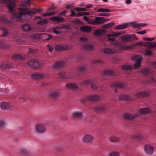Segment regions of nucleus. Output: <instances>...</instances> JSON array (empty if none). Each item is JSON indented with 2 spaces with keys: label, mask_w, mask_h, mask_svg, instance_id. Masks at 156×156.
Listing matches in <instances>:
<instances>
[{
  "label": "nucleus",
  "mask_w": 156,
  "mask_h": 156,
  "mask_svg": "<svg viewBox=\"0 0 156 156\" xmlns=\"http://www.w3.org/2000/svg\"><path fill=\"white\" fill-rule=\"evenodd\" d=\"M108 156H120V153L116 151H112L110 153Z\"/></svg>",
  "instance_id": "47"
},
{
  "label": "nucleus",
  "mask_w": 156,
  "mask_h": 156,
  "mask_svg": "<svg viewBox=\"0 0 156 156\" xmlns=\"http://www.w3.org/2000/svg\"><path fill=\"white\" fill-rule=\"evenodd\" d=\"M109 20V19H105V18L103 17L96 16L95 20H89L87 23L90 24L98 25L103 24Z\"/></svg>",
  "instance_id": "2"
},
{
  "label": "nucleus",
  "mask_w": 156,
  "mask_h": 156,
  "mask_svg": "<svg viewBox=\"0 0 156 156\" xmlns=\"http://www.w3.org/2000/svg\"><path fill=\"white\" fill-rule=\"evenodd\" d=\"M106 107L103 105L98 106L94 108L95 110L97 112H102L105 110Z\"/></svg>",
  "instance_id": "23"
},
{
  "label": "nucleus",
  "mask_w": 156,
  "mask_h": 156,
  "mask_svg": "<svg viewBox=\"0 0 156 156\" xmlns=\"http://www.w3.org/2000/svg\"><path fill=\"white\" fill-rule=\"evenodd\" d=\"M2 23L6 24L8 26H11L13 23L12 22L3 17H0V23Z\"/></svg>",
  "instance_id": "14"
},
{
  "label": "nucleus",
  "mask_w": 156,
  "mask_h": 156,
  "mask_svg": "<svg viewBox=\"0 0 156 156\" xmlns=\"http://www.w3.org/2000/svg\"><path fill=\"white\" fill-rule=\"evenodd\" d=\"M101 98V97L98 95H93L87 97L85 98L82 99L80 102L82 103L85 104L87 101H98L100 100Z\"/></svg>",
  "instance_id": "3"
},
{
  "label": "nucleus",
  "mask_w": 156,
  "mask_h": 156,
  "mask_svg": "<svg viewBox=\"0 0 156 156\" xmlns=\"http://www.w3.org/2000/svg\"><path fill=\"white\" fill-rule=\"evenodd\" d=\"M32 77L34 79H41L44 77V76L43 74L37 73L33 74Z\"/></svg>",
  "instance_id": "25"
},
{
  "label": "nucleus",
  "mask_w": 156,
  "mask_h": 156,
  "mask_svg": "<svg viewBox=\"0 0 156 156\" xmlns=\"http://www.w3.org/2000/svg\"><path fill=\"white\" fill-rule=\"evenodd\" d=\"M65 63L62 61H58L56 62L53 65V67L55 69H58L63 67Z\"/></svg>",
  "instance_id": "16"
},
{
  "label": "nucleus",
  "mask_w": 156,
  "mask_h": 156,
  "mask_svg": "<svg viewBox=\"0 0 156 156\" xmlns=\"http://www.w3.org/2000/svg\"><path fill=\"white\" fill-rule=\"evenodd\" d=\"M35 128L36 132L40 133L45 132L46 130L44 125L42 124L37 125L36 126Z\"/></svg>",
  "instance_id": "9"
},
{
  "label": "nucleus",
  "mask_w": 156,
  "mask_h": 156,
  "mask_svg": "<svg viewBox=\"0 0 156 156\" xmlns=\"http://www.w3.org/2000/svg\"><path fill=\"white\" fill-rule=\"evenodd\" d=\"M10 105L7 103L2 102L0 103L1 108L3 110L7 109L10 107Z\"/></svg>",
  "instance_id": "21"
},
{
  "label": "nucleus",
  "mask_w": 156,
  "mask_h": 156,
  "mask_svg": "<svg viewBox=\"0 0 156 156\" xmlns=\"http://www.w3.org/2000/svg\"><path fill=\"white\" fill-rule=\"evenodd\" d=\"M8 46L3 42H0V48L2 49H5Z\"/></svg>",
  "instance_id": "48"
},
{
  "label": "nucleus",
  "mask_w": 156,
  "mask_h": 156,
  "mask_svg": "<svg viewBox=\"0 0 156 156\" xmlns=\"http://www.w3.org/2000/svg\"><path fill=\"white\" fill-rule=\"evenodd\" d=\"M106 31L105 30H99L96 31L94 34L98 35H102L103 34H105L106 32Z\"/></svg>",
  "instance_id": "43"
},
{
  "label": "nucleus",
  "mask_w": 156,
  "mask_h": 156,
  "mask_svg": "<svg viewBox=\"0 0 156 156\" xmlns=\"http://www.w3.org/2000/svg\"><path fill=\"white\" fill-rule=\"evenodd\" d=\"M80 40L81 41H85L87 40V39L86 37H81L80 38Z\"/></svg>",
  "instance_id": "63"
},
{
  "label": "nucleus",
  "mask_w": 156,
  "mask_h": 156,
  "mask_svg": "<svg viewBox=\"0 0 156 156\" xmlns=\"http://www.w3.org/2000/svg\"><path fill=\"white\" fill-rule=\"evenodd\" d=\"M80 30L89 33L91 31L92 28L90 27L89 26H84L81 27Z\"/></svg>",
  "instance_id": "29"
},
{
  "label": "nucleus",
  "mask_w": 156,
  "mask_h": 156,
  "mask_svg": "<svg viewBox=\"0 0 156 156\" xmlns=\"http://www.w3.org/2000/svg\"><path fill=\"white\" fill-rule=\"evenodd\" d=\"M33 36L36 39L44 38L45 40H48L52 37L51 35L46 33L35 34H34Z\"/></svg>",
  "instance_id": "6"
},
{
  "label": "nucleus",
  "mask_w": 156,
  "mask_h": 156,
  "mask_svg": "<svg viewBox=\"0 0 156 156\" xmlns=\"http://www.w3.org/2000/svg\"><path fill=\"white\" fill-rule=\"evenodd\" d=\"M93 82L90 80H85L83 81L82 83V84L84 85H87L90 84H91V88L95 90L97 88V86L92 83Z\"/></svg>",
  "instance_id": "11"
},
{
  "label": "nucleus",
  "mask_w": 156,
  "mask_h": 156,
  "mask_svg": "<svg viewBox=\"0 0 156 156\" xmlns=\"http://www.w3.org/2000/svg\"><path fill=\"white\" fill-rule=\"evenodd\" d=\"M147 25V24L146 23H137V28H138L140 27H145Z\"/></svg>",
  "instance_id": "60"
},
{
  "label": "nucleus",
  "mask_w": 156,
  "mask_h": 156,
  "mask_svg": "<svg viewBox=\"0 0 156 156\" xmlns=\"http://www.w3.org/2000/svg\"><path fill=\"white\" fill-rule=\"evenodd\" d=\"M115 23L113 22L104 25V27L105 28H109L112 27L115 25Z\"/></svg>",
  "instance_id": "46"
},
{
  "label": "nucleus",
  "mask_w": 156,
  "mask_h": 156,
  "mask_svg": "<svg viewBox=\"0 0 156 156\" xmlns=\"http://www.w3.org/2000/svg\"><path fill=\"white\" fill-rule=\"evenodd\" d=\"M50 19L51 21H55L56 22H62L65 20L63 18L57 16L51 17L50 18Z\"/></svg>",
  "instance_id": "20"
},
{
  "label": "nucleus",
  "mask_w": 156,
  "mask_h": 156,
  "mask_svg": "<svg viewBox=\"0 0 156 156\" xmlns=\"http://www.w3.org/2000/svg\"><path fill=\"white\" fill-rule=\"evenodd\" d=\"M87 69L86 67L83 66H80L78 69V70L80 72L85 71Z\"/></svg>",
  "instance_id": "54"
},
{
  "label": "nucleus",
  "mask_w": 156,
  "mask_h": 156,
  "mask_svg": "<svg viewBox=\"0 0 156 156\" xmlns=\"http://www.w3.org/2000/svg\"><path fill=\"white\" fill-rule=\"evenodd\" d=\"M127 27V25L126 24L118 25L115 27V29L117 30H123L126 28Z\"/></svg>",
  "instance_id": "40"
},
{
  "label": "nucleus",
  "mask_w": 156,
  "mask_h": 156,
  "mask_svg": "<svg viewBox=\"0 0 156 156\" xmlns=\"http://www.w3.org/2000/svg\"><path fill=\"white\" fill-rule=\"evenodd\" d=\"M112 86L116 87L115 90L116 91L117 88H122L124 86V83L120 82H114L112 83Z\"/></svg>",
  "instance_id": "17"
},
{
  "label": "nucleus",
  "mask_w": 156,
  "mask_h": 156,
  "mask_svg": "<svg viewBox=\"0 0 156 156\" xmlns=\"http://www.w3.org/2000/svg\"><path fill=\"white\" fill-rule=\"evenodd\" d=\"M146 32L147 31L146 30H144L141 31L137 32V34H146Z\"/></svg>",
  "instance_id": "62"
},
{
  "label": "nucleus",
  "mask_w": 156,
  "mask_h": 156,
  "mask_svg": "<svg viewBox=\"0 0 156 156\" xmlns=\"http://www.w3.org/2000/svg\"><path fill=\"white\" fill-rule=\"evenodd\" d=\"M114 44L116 46L117 48L121 50H129L133 48V45H123L120 42H115L114 43Z\"/></svg>",
  "instance_id": "4"
},
{
  "label": "nucleus",
  "mask_w": 156,
  "mask_h": 156,
  "mask_svg": "<svg viewBox=\"0 0 156 156\" xmlns=\"http://www.w3.org/2000/svg\"><path fill=\"white\" fill-rule=\"evenodd\" d=\"M31 2V0H25L22 2L23 5H30Z\"/></svg>",
  "instance_id": "52"
},
{
  "label": "nucleus",
  "mask_w": 156,
  "mask_h": 156,
  "mask_svg": "<svg viewBox=\"0 0 156 156\" xmlns=\"http://www.w3.org/2000/svg\"><path fill=\"white\" fill-rule=\"evenodd\" d=\"M151 45V48H156V42L154 41L152 42Z\"/></svg>",
  "instance_id": "64"
},
{
  "label": "nucleus",
  "mask_w": 156,
  "mask_h": 156,
  "mask_svg": "<svg viewBox=\"0 0 156 156\" xmlns=\"http://www.w3.org/2000/svg\"><path fill=\"white\" fill-rule=\"evenodd\" d=\"M150 95V94L146 92H140L137 93V96H141L143 97H148Z\"/></svg>",
  "instance_id": "31"
},
{
  "label": "nucleus",
  "mask_w": 156,
  "mask_h": 156,
  "mask_svg": "<svg viewBox=\"0 0 156 156\" xmlns=\"http://www.w3.org/2000/svg\"><path fill=\"white\" fill-rule=\"evenodd\" d=\"M104 73V74L107 76H112L114 75L115 73L112 70L110 69H107L105 70Z\"/></svg>",
  "instance_id": "35"
},
{
  "label": "nucleus",
  "mask_w": 156,
  "mask_h": 156,
  "mask_svg": "<svg viewBox=\"0 0 156 156\" xmlns=\"http://www.w3.org/2000/svg\"><path fill=\"white\" fill-rule=\"evenodd\" d=\"M73 116L76 118H80L83 116V112L81 111H75L72 113Z\"/></svg>",
  "instance_id": "22"
},
{
  "label": "nucleus",
  "mask_w": 156,
  "mask_h": 156,
  "mask_svg": "<svg viewBox=\"0 0 156 156\" xmlns=\"http://www.w3.org/2000/svg\"><path fill=\"white\" fill-rule=\"evenodd\" d=\"M92 63L94 64H97L99 63H101L102 61L94 59L92 61Z\"/></svg>",
  "instance_id": "57"
},
{
  "label": "nucleus",
  "mask_w": 156,
  "mask_h": 156,
  "mask_svg": "<svg viewBox=\"0 0 156 156\" xmlns=\"http://www.w3.org/2000/svg\"><path fill=\"white\" fill-rule=\"evenodd\" d=\"M151 112V110L148 108H142L139 110V112L142 114H148Z\"/></svg>",
  "instance_id": "28"
},
{
  "label": "nucleus",
  "mask_w": 156,
  "mask_h": 156,
  "mask_svg": "<svg viewBox=\"0 0 156 156\" xmlns=\"http://www.w3.org/2000/svg\"><path fill=\"white\" fill-rule=\"evenodd\" d=\"M110 15V13H100L98 14L100 16H109Z\"/></svg>",
  "instance_id": "56"
},
{
  "label": "nucleus",
  "mask_w": 156,
  "mask_h": 156,
  "mask_svg": "<svg viewBox=\"0 0 156 156\" xmlns=\"http://www.w3.org/2000/svg\"><path fill=\"white\" fill-rule=\"evenodd\" d=\"M83 48L88 50H90L93 49V47L92 45L91 44H86L83 46Z\"/></svg>",
  "instance_id": "41"
},
{
  "label": "nucleus",
  "mask_w": 156,
  "mask_h": 156,
  "mask_svg": "<svg viewBox=\"0 0 156 156\" xmlns=\"http://www.w3.org/2000/svg\"><path fill=\"white\" fill-rule=\"evenodd\" d=\"M48 21L45 19L41 20L38 21L37 22V24L40 25H43L46 24L48 22Z\"/></svg>",
  "instance_id": "42"
},
{
  "label": "nucleus",
  "mask_w": 156,
  "mask_h": 156,
  "mask_svg": "<svg viewBox=\"0 0 156 156\" xmlns=\"http://www.w3.org/2000/svg\"><path fill=\"white\" fill-rule=\"evenodd\" d=\"M97 11L100 12H109L110 10L107 9L101 8L98 9Z\"/></svg>",
  "instance_id": "45"
},
{
  "label": "nucleus",
  "mask_w": 156,
  "mask_h": 156,
  "mask_svg": "<svg viewBox=\"0 0 156 156\" xmlns=\"http://www.w3.org/2000/svg\"><path fill=\"white\" fill-rule=\"evenodd\" d=\"M152 72V70L149 69H144L141 71L142 73L146 77L151 74Z\"/></svg>",
  "instance_id": "24"
},
{
  "label": "nucleus",
  "mask_w": 156,
  "mask_h": 156,
  "mask_svg": "<svg viewBox=\"0 0 156 156\" xmlns=\"http://www.w3.org/2000/svg\"><path fill=\"white\" fill-rule=\"evenodd\" d=\"M143 39L145 41H152L155 39V38L154 37H152V38L144 37Z\"/></svg>",
  "instance_id": "59"
},
{
  "label": "nucleus",
  "mask_w": 156,
  "mask_h": 156,
  "mask_svg": "<svg viewBox=\"0 0 156 156\" xmlns=\"http://www.w3.org/2000/svg\"><path fill=\"white\" fill-rule=\"evenodd\" d=\"M143 58L142 57L137 55V68L140 67L141 64L143 61Z\"/></svg>",
  "instance_id": "34"
},
{
  "label": "nucleus",
  "mask_w": 156,
  "mask_h": 156,
  "mask_svg": "<svg viewBox=\"0 0 156 156\" xmlns=\"http://www.w3.org/2000/svg\"><path fill=\"white\" fill-rule=\"evenodd\" d=\"M76 9L77 11H87L86 9L79 7L76 8Z\"/></svg>",
  "instance_id": "58"
},
{
  "label": "nucleus",
  "mask_w": 156,
  "mask_h": 156,
  "mask_svg": "<svg viewBox=\"0 0 156 156\" xmlns=\"http://www.w3.org/2000/svg\"><path fill=\"white\" fill-rule=\"evenodd\" d=\"M0 30H1L3 32V34L0 35L2 37H5L8 35L9 33L8 30L5 28L3 27H1Z\"/></svg>",
  "instance_id": "39"
},
{
  "label": "nucleus",
  "mask_w": 156,
  "mask_h": 156,
  "mask_svg": "<svg viewBox=\"0 0 156 156\" xmlns=\"http://www.w3.org/2000/svg\"><path fill=\"white\" fill-rule=\"evenodd\" d=\"M12 58L16 60H22L24 58L20 54H16L13 55Z\"/></svg>",
  "instance_id": "36"
},
{
  "label": "nucleus",
  "mask_w": 156,
  "mask_h": 156,
  "mask_svg": "<svg viewBox=\"0 0 156 156\" xmlns=\"http://www.w3.org/2000/svg\"><path fill=\"white\" fill-rule=\"evenodd\" d=\"M120 101H129L131 99L130 97L128 95H121L119 97Z\"/></svg>",
  "instance_id": "26"
},
{
  "label": "nucleus",
  "mask_w": 156,
  "mask_h": 156,
  "mask_svg": "<svg viewBox=\"0 0 156 156\" xmlns=\"http://www.w3.org/2000/svg\"><path fill=\"white\" fill-rule=\"evenodd\" d=\"M152 42H147L143 44L142 42H140L139 43H137V46H142L143 45L144 46L147 47L149 48H151V45Z\"/></svg>",
  "instance_id": "33"
},
{
  "label": "nucleus",
  "mask_w": 156,
  "mask_h": 156,
  "mask_svg": "<svg viewBox=\"0 0 156 156\" xmlns=\"http://www.w3.org/2000/svg\"><path fill=\"white\" fill-rule=\"evenodd\" d=\"M104 53L108 54H112L116 52V50L114 48H106L103 49Z\"/></svg>",
  "instance_id": "15"
},
{
  "label": "nucleus",
  "mask_w": 156,
  "mask_h": 156,
  "mask_svg": "<svg viewBox=\"0 0 156 156\" xmlns=\"http://www.w3.org/2000/svg\"><path fill=\"white\" fill-rule=\"evenodd\" d=\"M145 51V55L148 56H151L153 53L152 51L148 49L146 50Z\"/></svg>",
  "instance_id": "51"
},
{
  "label": "nucleus",
  "mask_w": 156,
  "mask_h": 156,
  "mask_svg": "<svg viewBox=\"0 0 156 156\" xmlns=\"http://www.w3.org/2000/svg\"><path fill=\"white\" fill-rule=\"evenodd\" d=\"M122 34L119 32H116L113 34H109L108 36V40L111 41H114L115 40V37H117L119 35L121 34Z\"/></svg>",
  "instance_id": "13"
},
{
  "label": "nucleus",
  "mask_w": 156,
  "mask_h": 156,
  "mask_svg": "<svg viewBox=\"0 0 156 156\" xmlns=\"http://www.w3.org/2000/svg\"><path fill=\"white\" fill-rule=\"evenodd\" d=\"M66 86L69 89H74L77 88V86L75 83H69L66 84Z\"/></svg>",
  "instance_id": "30"
},
{
  "label": "nucleus",
  "mask_w": 156,
  "mask_h": 156,
  "mask_svg": "<svg viewBox=\"0 0 156 156\" xmlns=\"http://www.w3.org/2000/svg\"><path fill=\"white\" fill-rule=\"evenodd\" d=\"M41 9H34L32 11L26 8H21L20 10L19 13H15L13 15V17L19 21L21 20H28L27 19L22 18V17L26 15L31 16L37 13H38L41 11Z\"/></svg>",
  "instance_id": "1"
},
{
  "label": "nucleus",
  "mask_w": 156,
  "mask_h": 156,
  "mask_svg": "<svg viewBox=\"0 0 156 156\" xmlns=\"http://www.w3.org/2000/svg\"><path fill=\"white\" fill-rule=\"evenodd\" d=\"M3 2L7 3V7L9 9V11L12 12L13 11L15 6V4L12 0H1Z\"/></svg>",
  "instance_id": "8"
},
{
  "label": "nucleus",
  "mask_w": 156,
  "mask_h": 156,
  "mask_svg": "<svg viewBox=\"0 0 156 156\" xmlns=\"http://www.w3.org/2000/svg\"><path fill=\"white\" fill-rule=\"evenodd\" d=\"M132 60L135 61V63L133 65V67L135 68H136V55H135L133 56L131 58Z\"/></svg>",
  "instance_id": "50"
},
{
  "label": "nucleus",
  "mask_w": 156,
  "mask_h": 156,
  "mask_svg": "<svg viewBox=\"0 0 156 156\" xmlns=\"http://www.w3.org/2000/svg\"><path fill=\"white\" fill-rule=\"evenodd\" d=\"M23 30L25 31H28L30 30L31 27L28 24H26L23 25L22 26Z\"/></svg>",
  "instance_id": "37"
},
{
  "label": "nucleus",
  "mask_w": 156,
  "mask_h": 156,
  "mask_svg": "<svg viewBox=\"0 0 156 156\" xmlns=\"http://www.w3.org/2000/svg\"><path fill=\"white\" fill-rule=\"evenodd\" d=\"M60 94L59 92L54 91H51L50 93V97L53 99H56L58 98Z\"/></svg>",
  "instance_id": "18"
},
{
  "label": "nucleus",
  "mask_w": 156,
  "mask_h": 156,
  "mask_svg": "<svg viewBox=\"0 0 156 156\" xmlns=\"http://www.w3.org/2000/svg\"><path fill=\"white\" fill-rule=\"evenodd\" d=\"M59 75L62 78H66L65 73L64 72H61L59 73Z\"/></svg>",
  "instance_id": "61"
},
{
  "label": "nucleus",
  "mask_w": 156,
  "mask_h": 156,
  "mask_svg": "<svg viewBox=\"0 0 156 156\" xmlns=\"http://www.w3.org/2000/svg\"><path fill=\"white\" fill-rule=\"evenodd\" d=\"M93 139V137L91 135L87 134L83 137L82 140L84 142L90 143L92 141Z\"/></svg>",
  "instance_id": "12"
},
{
  "label": "nucleus",
  "mask_w": 156,
  "mask_h": 156,
  "mask_svg": "<svg viewBox=\"0 0 156 156\" xmlns=\"http://www.w3.org/2000/svg\"><path fill=\"white\" fill-rule=\"evenodd\" d=\"M12 63L6 64L3 63L1 65L0 67L3 69H9L12 67Z\"/></svg>",
  "instance_id": "32"
},
{
  "label": "nucleus",
  "mask_w": 156,
  "mask_h": 156,
  "mask_svg": "<svg viewBox=\"0 0 156 156\" xmlns=\"http://www.w3.org/2000/svg\"><path fill=\"white\" fill-rule=\"evenodd\" d=\"M122 40L124 42H129L133 39H136V37L135 35L125 34L121 36Z\"/></svg>",
  "instance_id": "5"
},
{
  "label": "nucleus",
  "mask_w": 156,
  "mask_h": 156,
  "mask_svg": "<svg viewBox=\"0 0 156 156\" xmlns=\"http://www.w3.org/2000/svg\"><path fill=\"white\" fill-rule=\"evenodd\" d=\"M154 150V147L150 144H147L145 146V151L149 155H151L153 154Z\"/></svg>",
  "instance_id": "10"
},
{
  "label": "nucleus",
  "mask_w": 156,
  "mask_h": 156,
  "mask_svg": "<svg viewBox=\"0 0 156 156\" xmlns=\"http://www.w3.org/2000/svg\"><path fill=\"white\" fill-rule=\"evenodd\" d=\"M27 65L30 67L34 68H38L41 65V64L37 60H30L28 62Z\"/></svg>",
  "instance_id": "7"
},
{
  "label": "nucleus",
  "mask_w": 156,
  "mask_h": 156,
  "mask_svg": "<svg viewBox=\"0 0 156 156\" xmlns=\"http://www.w3.org/2000/svg\"><path fill=\"white\" fill-rule=\"evenodd\" d=\"M47 47L48 48V51L50 52H52L54 49L53 46L49 44H47Z\"/></svg>",
  "instance_id": "55"
},
{
  "label": "nucleus",
  "mask_w": 156,
  "mask_h": 156,
  "mask_svg": "<svg viewBox=\"0 0 156 156\" xmlns=\"http://www.w3.org/2000/svg\"><path fill=\"white\" fill-rule=\"evenodd\" d=\"M20 153L24 155H27L29 153L28 151L26 149L22 148L20 149Z\"/></svg>",
  "instance_id": "49"
},
{
  "label": "nucleus",
  "mask_w": 156,
  "mask_h": 156,
  "mask_svg": "<svg viewBox=\"0 0 156 156\" xmlns=\"http://www.w3.org/2000/svg\"><path fill=\"white\" fill-rule=\"evenodd\" d=\"M68 47L62 44H58L55 46V49L57 51H62L67 49Z\"/></svg>",
  "instance_id": "27"
},
{
  "label": "nucleus",
  "mask_w": 156,
  "mask_h": 156,
  "mask_svg": "<svg viewBox=\"0 0 156 156\" xmlns=\"http://www.w3.org/2000/svg\"><path fill=\"white\" fill-rule=\"evenodd\" d=\"M122 68L124 69H131L133 68V67L129 65H124L122 66Z\"/></svg>",
  "instance_id": "44"
},
{
  "label": "nucleus",
  "mask_w": 156,
  "mask_h": 156,
  "mask_svg": "<svg viewBox=\"0 0 156 156\" xmlns=\"http://www.w3.org/2000/svg\"><path fill=\"white\" fill-rule=\"evenodd\" d=\"M110 140L112 142H116L119 141L120 139L118 137L114 136H112L110 137Z\"/></svg>",
  "instance_id": "38"
},
{
  "label": "nucleus",
  "mask_w": 156,
  "mask_h": 156,
  "mask_svg": "<svg viewBox=\"0 0 156 156\" xmlns=\"http://www.w3.org/2000/svg\"><path fill=\"white\" fill-rule=\"evenodd\" d=\"M5 124V122L3 119L0 120V128H2L4 127Z\"/></svg>",
  "instance_id": "53"
},
{
  "label": "nucleus",
  "mask_w": 156,
  "mask_h": 156,
  "mask_svg": "<svg viewBox=\"0 0 156 156\" xmlns=\"http://www.w3.org/2000/svg\"><path fill=\"white\" fill-rule=\"evenodd\" d=\"M124 117L125 119L128 120H133L135 118V117L133 115L129 113H124Z\"/></svg>",
  "instance_id": "19"
}]
</instances>
